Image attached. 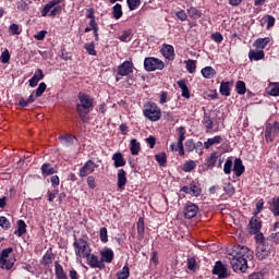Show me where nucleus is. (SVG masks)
Returning a JSON list of instances; mask_svg holds the SVG:
<instances>
[{"instance_id":"1","label":"nucleus","mask_w":279,"mask_h":279,"mask_svg":"<svg viewBox=\"0 0 279 279\" xmlns=\"http://www.w3.org/2000/svg\"><path fill=\"white\" fill-rule=\"evenodd\" d=\"M248 260H254V251L250 250L247 246H234L233 257L230 260L233 271H242V274H245V271H247Z\"/></svg>"},{"instance_id":"2","label":"nucleus","mask_w":279,"mask_h":279,"mask_svg":"<svg viewBox=\"0 0 279 279\" xmlns=\"http://www.w3.org/2000/svg\"><path fill=\"white\" fill-rule=\"evenodd\" d=\"M73 248L76 258L88 257V255L93 252L90 244L84 238H74Z\"/></svg>"},{"instance_id":"3","label":"nucleus","mask_w":279,"mask_h":279,"mask_svg":"<svg viewBox=\"0 0 279 279\" xmlns=\"http://www.w3.org/2000/svg\"><path fill=\"white\" fill-rule=\"evenodd\" d=\"M60 3H64V0H52L48 2L41 10V16H51L53 19L58 14H62L64 4L60 5Z\"/></svg>"},{"instance_id":"4","label":"nucleus","mask_w":279,"mask_h":279,"mask_svg":"<svg viewBox=\"0 0 279 279\" xmlns=\"http://www.w3.org/2000/svg\"><path fill=\"white\" fill-rule=\"evenodd\" d=\"M14 252L13 247H7L0 252V269H5L10 271L14 264L16 263V258L10 257V254Z\"/></svg>"},{"instance_id":"5","label":"nucleus","mask_w":279,"mask_h":279,"mask_svg":"<svg viewBox=\"0 0 279 279\" xmlns=\"http://www.w3.org/2000/svg\"><path fill=\"white\" fill-rule=\"evenodd\" d=\"M144 69L148 72L162 71L165 69V61L156 57H147L144 59Z\"/></svg>"},{"instance_id":"6","label":"nucleus","mask_w":279,"mask_h":279,"mask_svg":"<svg viewBox=\"0 0 279 279\" xmlns=\"http://www.w3.org/2000/svg\"><path fill=\"white\" fill-rule=\"evenodd\" d=\"M269 256H274V245L269 242L258 244L256 251V257L258 260H267Z\"/></svg>"},{"instance_id":"7","label":"nucleus","mask_w":279,"mask_h":279,"mask_svg":"<svg viewBox=\"0 0 279 279\" xmlns=\"http://www.w3.org/2000/svg\"><path fill=\"white\" fill-rule=\"evenodd\" d=\"M279 134V122L275 121L272 123L267 122L265 129V140L267 143H274V140Z\"/></svg>"},{"instance_id":"8","label":"nucleus","mask_w":279,"mask_h":279,"mask_svg":"<svg viewBox=\"0 0 279 279\" xmlns=\"http://www.w3.org/2000/svg\"><path fill=\"white\" fill-rule=\"evenodd\" d=\"M181 192L186 193L192 197H199V195H202V186L199 185V182L192 181L189 185L181 187Z\"/></svg>"},{"instance_id":"9","label":"nucleus","mask_w":279,"mask_h":279,"mask_svg":"<svg viewBox=\"0 0 279 279\" xmlns=\"http://www.w3.org/2000/svg\"><path fill=\"white\" fill-rule=\"evenodd\" d=\"M144 117L149 119V121H160L162 111L156 106H150L149 109L144 110Z\"/></svg>"},{"instance_id":"10","label":"nucleus","mask_w":279,"mask_h":279,"mask_svg":"<svg viewBox=\"0 0 279 279\" xmlns=\"http://www.w3.org/2000/svg\"><path fill=\"white\" fill-rule=\"evenodd\" d=\"M197 213H199V207L196 204L191 202L185 204L183 208V215L185 219H194V217H197Z\"/></svg>"},{"instance_id":"11","label":"nucleus","mask_w":279,"mask_h":279,"mask_svg":"<svg viewBox=\"0 0 279 279\" xmlns=\"http://www.w3.org/2000/svg\"><path fill=\"white\" fill-rule=\"evenodd\" d=\"M84 258L87 260V265L90 266L92 269H106V264H104L97 255L89 253L88 256Z\"/></svg>"},{"instance_id":"12","label":"nucleus","mask_w":279,"mask_h":279,"mask_svg":"<svg viewBox=\"0 0 279 279\" xmlns=\"http://www.w3.org/2000/svg\"><path fill=\"white\" fill-rule=\"evenodd\" d=\"M213 274L218 276L219 279L230 277V274H228V267H226L221 260L215 263Z\"/></svg>"},{"instance_id":"13","label":"nucleus","mask_w":279,"mask_h":279,"mask_svg":"<svg viewBox=\"0 0 279 279\" xmlns=\"http://www.w3.org/2000/svg\"><path fill=\"white\" fill-rule=\"evenodd\" d=\"M132 73H134V63H132V61H124L118 66V75H121L122 77H125Z\"/></svg>"},{"instance_id":"14","label":"nucleus","mask_w":279,"mask_h":279,"mask_svg":"<svg viewBox=\"0 0 279 279\" xmlns=\"http://www.w3.org/2000/svg\"><path fill=\"white\" fill-rule=\"evenodd\" d=\"M95 169H97V165L93 160H88L80 169L78 175L80 178H86V175H90V173H94Z\"/></svg>"},{"instance_id":"15","label":"nucleus","mask_w":279,"mask_h":279,"mask_svg":"<svg viewBox=\"0 0 279 279\" xmlns=\"http://www.w3.org/2000/svg\"><path fill=\"white\" fill-rule=\"evenodd\" d=\"M260 228H263V221L257 216L251 218L248 223V232L250 234H258L260 232Z\"/></svg>"},{"instance_id":"16","label":"nucleus","mask_w":279,"mask_h":279,"mask_svg":"<svg viewBox=\"0 0 279 279\" xmlns=\"http://www.w3.org/2000/svg\"><path fill=\"white\" fill-rule=\"evenodd\" d=\"M161 54L166 60H169L170 62L175 60V49L171 45L163 44L160 50Z\"/></svg>"},{"instance_id":"17","label":"nucleus","mask_w":279,"mask_h":279,"mask_svg":"<svg viewBox=\"0 0 279 279\" xmlns=\"http://www.w3.org/2000/svg\"><path fill=\"white\" fill-rule=\"evenodd\" d=\"M76 112H78V117L83 123L90 121V106H77Z\"/></svg>"},{"instance_id":"18","label":"nucleus","mask_w":279,"mask_h":279,"mask_svg":"<svg viewBox=\"0 0 279 279\" xmlns=\"http://www.w3.org/2000/svg\"><path fill=\"white\" fill-rule=\"evenodd\" d=\"M248 60L251 62H258L259 60H265V50L251 49L248 51Z\"/></svg>"},{"instance_id":"19","label":"nucleus","mask_w":279,"mask_h":279,"mask_svg":"<svg viewBox=\"0 0 279 279\" xmlns=\"http://www.w3.org/2000/svg\"><path fill=\"white\" fill-rule=\"evenodd\" d=\"M40 80H45V73L43 72L41 69H37L35 71V74L33 75V77L28 81V84L32 88H36V86H38V82H40Z\"/></svg>"},{"instance_id":"20","label":"nucleus","mask_w":279,"mask_h":279,"mask_svg":"<svg viewBox=\"0 0 279 279\" xmlns=\"http://www.w3.org/2000/svg\"><path fill=\"white\" fill-rule=\"evenodd\" d=\"M233 173L236 178H241L245 173V166H243V160L241 158H235L233 163Z\"/></svg>"},{"instance_id":"21","label":"nucleus","mask_w":279,"mask_h":279,"mask_svg":"<svg viewBox=\"0 0 279 279\" xmlns=\"http://www.w3.org/2000/svg\"><path fill=\"white\" fill-rule=\"evenodd\" d=\"M125 184H128V172L123 169L118 170V189L119 191H123L125 189Z\"/></svg>"},{"instance_id":"22","label":"nucleus","mask_w":279,"mask_h":279,"mask_svg":"<svg viewBox=\"0 0 279 279\" xmlns=\"http://www.w3.org/2000/svg\"><path fill=\"white\" fill-rule=\"evenodd\" d=\"M112 260H114V252L111 248L100 252V263H112Z\"/></svg>"},{"instance_id":"23","label":"nucleus","mask_w":279,"mask_h":279,"mask_svg":"<svg viewBox=\"0 0 279 279\" xmlns=\"http://www.w3.org/2000/svg\"><path fill=\"white\" fill-rule=\"evenodd\" d=\"M77 97H78L81 106H93V104H95V99L92 98L90 95H88L84 92H80Z\"/></svg>"},{"instance_id":"24","label":"nucleus","mask_w":279,"mask_h":279,"mask_svg":"<svg viewBox=\"0 0 279 279\" xmlns=\"http://www.w3.org/2000/svg\"><path fill=\"white\" fill-rule=\"evenodd\" d=\"M271 43V38L265 37V38H258L253 43L254 49H257L259 51H264V49Z\"/></svg>"},{"instance_id":"25","label":"nucleus","mask_w":279,"mask_h":279,"mask_svg":"<svg viewBox=\"0 0 279 279\" xmlns=\"http://www.w3.org/2000/svg\"><path fill=\"white\" fill-rule=\"evenodd\" d=\"M45 90H47V84L46 83H40L39 86L37 87L35 95L32 94L28 98V100L26 101V104H32L34 101V99H36V97H40L43 96V93H45Z\"/></svg>"},{"instance_id":"26","label":"nucleus","mask_w":279,"mask_h":279,"mask_svg":"<svg viewBox=\"0 0 279 279\" xmlns=\"http://www.w3.org/2000/svg\"><path fill=\"white\" fill-rule=\"evenodd\" d=\"M260 25L262 27H265L266 25V29H271V27L276 25V17H274L272 15H265L260 20Z\"/></svg>"},{"instance_id":"27","label":"nucleus","mask_w":279,"mask_h":279,"mask_svg":"<svg viewBox=\"0 0 279 279\" xmlns=\"http://www.w3.org/2000/svg\"><path fill=\"white\" fill-rule=\"evenodd\" d=\"M54 274L57 279H69L60 262H54Z\"/></svg>"},{"instance_id":"28","label":"nucleus","mask_w":279,"mask_h":279,"mask_svg":"<svg viewBox=\"0 0 279 279\" xmlns=\"http://www.w3.org/2000/svg\"><path fill=\"white\" fill-rule=\"evenodd\" d=\"M223 142V138L221 137V135H216L211 138H208L205 143H204V147L205 149H210V147H213V145H219Z\"/></svg>"},{"instance_id":"29","label":"nucleus","mask_w":279,"mask_h":279,"mask_svg":"<svg viewBox=\"0 0 279 279\" xmlns=\"http://www.w3.org/2000/svg\"><path fill=\"white\" fill-rule=\"evenodd\" d=\"M231 90H232V82L222 81L220 84V94L223 97H230Z\"/></svg>"},{"instance_id":"30","label":"nucleus","mask_w":279,"mask_h":279,"mask_svg":"<svg viewBox=\"0 0 279 279\" xmlns=\"http://www.w3.org/2000/svg\"><path fill=\"white\" fill-rule=\"evenodd\" d=\"M203 146H204V144L202 142H197L196 144L193 140H187L185 142V149H186V151H189V154H191V151H195V149H197V147L202 148ZM202 153L203 151L201 149V154Z\"/></svg>"},{"instance_id":"31","label":"nucleus","mask_w":279,"mask_h":279,"mask_svg":"<svg viewBox=\"0 0 279 279\" xmlns=\"http://www.w3.org/2000/svg\"><path fill=\"white\" fill-rule=\"evenodd\" d=\"M186 267L190 271H198L199 270V263L195 257H187L186 259Z\"/></svg>"},{"instance_id":"32","label":"nucleus","mask_w":279,"mask_h":279,"mask_svg":"<svg viewBox=\"0 0 279 279\" xmlns=\"http://www.w3.org/2000/svg\"><path fill=\"white\" fill-rule=\"evenodd\" d=\"M27 233V223L25 220H17V229L14 231L15 236H23Z\"/></svg>"},{"instance_id":"33","label":"nucleus","mask_w":279,"mask_h":279,"mask_svg":"<svg viewBox=\"0 0 279 279\" xmlns=\"http://www.w3.org/2000/svg\"><path fill=\"white\" fill-rule=\"evenodd\" d=\"M137 239L138 241L145 239V219L143 218H138L137 221Z\"/></svg>"},{"instance_id":"34","label":"nucleus","mask_w":279,"mask_h":279,"mask_svg":"<svg viewBox=\"0 0 279 279\" xmlns=\"http://www.w3.org/2000/svg\"><path fill=\"white\" fill-rule=\"evenodd\" d=\"M41 173L44 178H47V175H53V173H58V170L51 166V163H44L41 166Z\"/></svg>"},{"instance_id":"35","label":"nucleus","mask_w":279,"mask_h":279,"mask_svg":"<svg viewBox=\"0 0 279 279\" xmlns=\"http://www.w3.org/2000/svg\"><path fill=\"white\" fill-rule=\"evenodd\" d=\"M59 140L61 141L62 145H65V147H71L77 140L74 135H60Z\"/></svg>"},{"instance_id":"36","label":"nucleus","mask_w":279,"mask_h":279,"mask_svg":"<svg viewBox=\"0 0 279 279\" xmlns=\"http://www.w3.org/2000/svg\"><path fill=\"white\" fill-rule=\"evenodd\" d=\"M112 160L114 161L116 169H119V167H125L126 162L121 153L113 154Z\"/></svg>"},{"instance_id":"37","label":"nucleus","mask_w":279,"mask_h":279,"mask_svg":"<svg viewBox=\"0 0 279 279\" xmlns=\"http://www.w3.org/2000/svg\"><path fill=\"white\" fill-rule=\"evenodd\" d=\"M179 88L182 90V97H185V99H189L191 97V92L189 90V86H186V80H180L177 82Z\"/></svg>"},{"instance_id":"38","label":"nucleus","mask_w":279,"mask_h":279,"mask_svg":"<svg viewBox=\"0 0 279 279\" xmlns=\"http://www.w3.org/2000/svg\"><path fill=\"white\" fill-rule=\"evenodd\" d=\"M269 239L272 243H277V245H279V221L275 222Z\"/></svg>"},{"instance_id":"39","label":"nucleus","mask_w":279,"mask_h":279,"mask_svg":"<svg viewBox=\"0 0 279 279\" xmlns=\"http://www.w3.org/2000/svg\"><path fill=\"white\" fill-rule=\"evenodd\" d=\"M130 151H131L132 156H138V154L141 153V143H138V141H136V138L131 140Z\"/></svg>"},{"instance_id":"40","label":"nucleus","mask_w":279,"mask_h":279,"mask_svg":"<svg viewBox=\"0 0 279 279\" xmlns=\"http://www.w3.org/2000/svg\"><path fill=\"white\" fill-rule=\"evenodd\" d=\"M266 90L271 97H279V83H269Z\"/></svg>"},{"instance_id":"41","label":"nucleus","mask_w":279,"mask_h":279,"mask_svg":"<svg viewBox=\"0 0 279 279\" xmlns=\"http://www.w3.org/2000/svg\"><path fill=\"white\" fill-rule=\"evenodd\" d=\"M54 258H56V255H53L51 252L48 251L40 259V265H44V267H47L48 265H51L53 263Z\"/></svg>"},{"instance_id":"42","label":"nucleus","mask_w":279,"mask_h":279,"mask_svg":"<svg viewBox=\"0 0 279 279\" xmlns=\"http://www.w3.org/2000/svg\"><path fill=\"white\" fill-rule=\"evenodd\" d=\"M219 159V156H217V153H211L206 159L205 165L208 167V169H213L215 165H217V160Z\"/></svg>"},{"instance_id":"43","label":"nucleus","mask_w":279,"mask_h":279,"mask_svg":"<svg viewBox=\"0 0 279 279\" xmlns=\"http://www.w3.org/2000/svg\"><path fill=\"white\" fill-rule=\"evenodd\" d=\"M203 77H205L206 80H213V77H215V75H217V71H215L213 69V66H206L201 71Z\"/></svg>"},{"instance_id":"44","label":"nucleus","mask_w":279,"mask_h":279,"mask_svg":"<svg viewBox=\"0 0 279 279\" xmlns=\"http://www.w3.org/2000/svg\"><path fill=\"white\" fill-rule=\"evenodd\" d=\"M187 14H189L190 19H192L193 21H197V19H202V11H199L195 7H190L187 9Z\"/></svg>"},{"instance_id":"45","label":"nucleus","mask_w":279,"mask_h":279,"mask_svg":"<svg viewBox=\"0 0 279 279\" xmlns=\"http://www.w3.org/2000/svg\"><path fill=\"white\" fill-rule=\"evenodd\" d=\"M197 168V163L193 160H187L183 163L182 166V171H184L185 173H191V171H193L194 169Z\"/></svg>"},{"instance_id":"46","label":"nucleus","mask_w":279,"mask_h":279,"mask_svg":"<svg viewBox=\"0 0 279 279\" xmlns=\"http://www.w3.org/2000/svg\"><path fill=\"white\" fill-rule=\"evenodd\" d=\"M112 16L113 19H116V21H119V19L123 16V7H121V4L117 3L116 5H113Z\"/></svg>"},{"instance_id":"47","label":"nucleus","mask_w":279,"mask_h":279,"mask_svg":"<svg viewBox=\"0 0 279 279\" xmlns=\"http://www.w3.org/2000/svg\"><path fill=\"white\" fill-rule=\"evenodd\" d=\"M177 132H178V135H179L177 145H184V141L186 138V129L184 126H180L177 130Z\"/></svg>"},{"instance_id":"48","label":"nucleus","mask_w":279,"mask_h":279,"mask_svg":"<svg viewBox=\"0 0 279 279\" xmlns=\"http://www.w3.org/2000/svg\"><path fill=\"white\" fill-rule=\"evenodd\" d=\"M185 69L190 73H195V71H197V61L189 59L185 61Z\"/></svg>"},{"instance_id":"49","label":"nucleus","mask_w":279,"mask_h":279,"mask_svg":"<svg viewBox=\"0 0 279 279\" xmlns=\"http://www.w3.org/2000/svg\"><path fill=\"white\" fill-rule=\"evenodd\" d=\"M270 210L275 217H279V197L272 198Z\"/></svg>"},{"instance_id":"50","label":"nucleus","mask_w":279,"mask_h":279,"mask_svg":"<svg viewBox=\"0 0 279 279\" xmlns=\"http://www.w3.org/2000/svg\"><path fill=\"white\" fill-rule=\"evenodd\" d=\"M155 159L158 162L159 167H167V154L159 153L155 155Z\"/></svg>"},{"instance_id":"51","label":"nucleus","mask_w":279,"mask_h":279,"mask_svg":"<svg viewBox=\"0 0 279 279\" xmlns=\"http://www.w3.org/2000/svg\"><path fill=\"white\" fill-rule=\"evenodd\" d=\"M235 90H236L238 95H245V93L247 92V87L245 86V82L238 81L235 83Z\"/></svg>"},{"instance_id":"52","label":"nucleus","mask_w":279,"mask_h":279,"mask_svg":"<svg viewBox=\"0 0 279 279\" xmlns=\"http://www.w3.org/2000/svg\"><path fill=\"white\" fill-rule=\"evenodd\" d=\"M223 191H225L226 195H228L229 197H232V195H234V193H236L234 185H232V183H230V182L223 184Z\"/></svg>"},{"instance_id":"53","label":"nucleus","mask_w":279,"mask_h":279,"mask_svg":"<svg viewBox=\"0 0 279 279\" xmlns=\"http://www.w3.org/2000/svg\"><path fill=\"white\" fill-rule=\"evenodd\" d=\"M118 279H128L130 278V267L124 266L120 271L117 272Z\"/></svg>"},{"instance_id":"54","label":"nucleus","mask_w":279,"mask_h":279,"mask_svg":"<svg viewBox=\"0 0 279 279\" xmlns=\"http://www.w3.org/2000/svg\"><path fill=\"white\" fill-rule=\"evenodd\" d=\"M203 124L205 125L207 133L210 132V130H213V126L215 125V123L213 122V118H210L208 116H204Z\"/></svg>"},{"instance_id":"55","label":"nucleus","mask_w":279,"mask_h":279,"mask_svg":"<svg viewBox=\"0 0 279 279\" xmlns=\"http://www.w3.org/2000/svg\"><path fill=\"white\" fill-rule=\"evenodd\" d=\"M171 151H179V156H184V144H177L172 143L170 145Z\"/></svg>"},{"instance_id":"56","label":"nucleus","mask_w":279,"mask_h":279,"mask_svg":"<svg viewBox=\"0 0 279 279\" xmlns=\"http://www.w3.org/2000/svg\"><path fill=\"white\" fill-rule=\"evenodd\" d=\"M0 227L2 230H10L12 228V223H10V220L5 216L0 217Z\"/></svg>"},{"instance_id":"57","label":"nucleus","mask_w":279,"mask_h":279,"mask_svg":"<svg viewBox=\"0 0 279 279\" xmlns=\"http://www.w3.org/2000/svg\"><path fill=\"white\" fill-rule=\"evenodd\" d=\"M99 239L101 243H108V228L101 227L99 230Z\"/></svg>"},{"instance_id":"58","label":"nucleus","mask_w":279,"mask_h":279,"mask_svg":"<svg viewBox=\"0 0 279 279\" xmlns=\"http://www.w3.org/2000/svg\"><path fill=\"white\" fill-rule=\"evenodd\" d=\"M126 3L129 5V10H131V12H134V10H136L137 8L141 7L142 1L141 0H126Z\"/></svg>"},{"instance_id":"59","label":"nucleus","mask_w":279,"mask_h":279,"mask_svg":"<svg viewBox=\"0 0 279 279\" xmlns=\"http://www.w3.org/2000/svg\"><path fill=\"white\" fill-rule=\"evenodd\" d=\"M223 171H225L226 175H230V173H232V157H229L226 160Z\"/></svg>"},{"instance_id":"60","label":"nucleus","mask_w":279,"mask_h":279,"mask_svg":"<svg viewBox=\"0 0 279 279\" xmlns=\"http://www.w3.org/2000/svg\"><path fill=\"white\" fill-rule=\"evenodd\" d=\"M9 32L12 36H19L21 34V26H19V24H11Z\"/></svg>"},{"instance_id":"61","label":"nucleus","mask_w":279,"mask_h":279,"mask_svg":"<svg viewBox=\"0 0 279 279\" xmlns=\"http://www.w3.org/2000/svg\"><path fill=\"white\" fill-rule=\"evenodd\" d=\"M29 3H32V0H22L17 4V10H21L22 12H25V10H28Z\"/></svg>"},{"instance_id":"62","label":"nucleus","mask_w":279,"mask_h":279,"mask_svg":"<svg viewBox=\"0 0 279 279\" xmlns=\"http://www.w3.org/2000/svg\"><path fill=\"white\" fill-rule=\"evenodd\" d=\"M0 60L3 64H8V62H10V51L8 49H4L1 53Z\"/></svg>"},{"instance_id":"63","label":"nucleus","mask_w":279,"mask_h":279,"mask_svg":"<svg viewBox=\"0 0 279 279\" xmlns=\"http://www.w3.org/2000/svg\"><path fill=\"white\" fill-rule=\"evenodd\" d=\"M175 16L179 21H182V22H184V21H186V19H189V14H186V11H184V10H180V11L175 12Z\"/></svg>"},{"instance_id":"64","label":"nucleus","mask_w":279,"mask_h":279,"mask_svg":"<svg viewBox=\"0 0 279 279\" xmlns=\"http://www.w3.org/2000/svg\"><path fill=\"white\" fill-rule=\"evenodd\" d=\"M85 49L89 56H97V51L95 50V44H86Z\"/></svg>"}]
</instances>
